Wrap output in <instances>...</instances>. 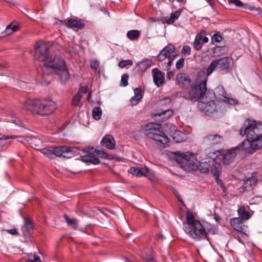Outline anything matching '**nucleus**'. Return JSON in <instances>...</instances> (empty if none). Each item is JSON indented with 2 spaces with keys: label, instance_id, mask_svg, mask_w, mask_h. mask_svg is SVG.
Returning <instances> with one entry per match:
<instances>
[{
  "label": "nucleus",
  "instance_id": "18",
  "mask_svg": "<svg viewBox=\"0 0 262 262\" xmlns=\"http://www.w3.org/2000/svg\"><path fill=\"white\" fill-rule=\"evenodd\" d=\"M243 220L240 217L232 218L230 221V225L232 228L238 232L243 231Z\"/></svg>",
  "mask_w": 262,
  "mask_h": 262
},
{
  "label": "nucleus",
  "instance_id": "15",
  "mask_svg": "<svg viewBox=\"0 0 262 262\" xmlns=\"http://www.w3.org/2000/svg\"><path fill=\"white\" fill-rule=\"evenodd\" d=\"M236 148H232L223 155L222 160L224 164L229 165L233 162L236 155Z\"/></svg>",
  "mask_w": 262,
  "mask_h": 262
},
{
  "label": "nucleus",
  "instance_id": "58",
  "mask_svg": "<svg viewBox=\"0 0 262 262\" xmlns=\"http://www.w3.org/2000/svg\"><path fill=\"white\" fill-rule=\"evenodd\" d=\"M206 1L208 3V4L210 5V6H211L212 7H213V6L215 4L214 0H206Z\"/></svg>",
  "mask_w": 262,
  "mask_h": 262
},
{
  "label": "nucleus",
  "instance_id": "9",
  "mask_svg": "<svg viewBox=\"0 0 262 262\" xmlns=\"http://www.w3.org/2000/svg\"><path fill=\"white\" fill-rule=\"evenodd\" d=\"M176 56L175 47L171 44H168L160 52L158 58L160 61H163L166 58H168V62L166 66V70L168 71Z\"/></svg>",
  "mask_w": 262,
  "mask_h": 262
},
{
  "label": "nucleus",
  "instance_id": "60",
  "mask_svg": "<svg viewBox=\"0 0 262 262\" xmlns=\"http://www.w3.org/2000/svg\"><path fill=\"white\" fill-rule=\"evenodd\" d=\"M27 262H35L34 260V259H28Z\"/></svg>",
  "mask_w": 262,
  "mask_h": 262
},
{
  "label": "nucleus",
  "instance_id": "20",
  "mask_svg": "<svg viewBox=\"0 0 262 262\" xmlns=\"http://www.w3.org/2000/svg\"><path fill=\"white\" fill-rule=\"evenodd\" d=\"M204 140L209 144H216L222 143L223 138L221 136L217 134L209 135L205 137Z\"/></svg>",
  "mask_w": 262,
  "mask_h": 262
},
{
  "label": "nucleus",
  "instance_id": "59",
  "mask_svg": "<svg viewBox=\"0 0 262 262\" xmlns=\"http://www.w3.org/2000/svg\"><path fill=\"white\" fill-rule=\"evenodd\" d=\"M214 219L216 221H218L220 220H221V218L220 217V216L219 215H216V214H214Z\"/></svg>",
  "mask_w": 262,
  "mask_h": 262
},
{
  "label": "nucleus",
  "instance_id": "22",
  "mask_svg": "<svg viewBox=\"0 0 262 262\" xmlns=\"http://www.w3.org/2000/svg\"><path fill=\"white\" fill-rule=\"evenodd\" d=\"M173 114V112L171 110L166 109L165 110H163L161 112L156 113L154 114V117L155 120H159L158 117H161V121H163L164 120L168 119L170 117H171Z\"/></svg>",
  "mask_w": 262,
  "mask_h": 262
},
{
  "label": "nucleus",
  "instance_id": "6",
  "mask_svg": "<svg viewBox=\"0 0 262 262\" xmlns=\"http://www.w3.org/2000/svg\"><path fill=\"white\" fill-rule=\"evenodd\" d=\"M144 130L147 136L160 143L166 145L169 142V139L165 134L161 130V124L159 123H150L146 124Z\"/></svg>",
  "mask_w": 262,
  "mask_h": 262
},
{
  "label": "nucleus",
  "instance_id": "57",
  "mask_svg": "<svg viewBox=\"0 0 262 262\" xmlns=\"http://www.w3.org/2000/svg\"><path fill=\"white\" fill-rule=\"evenodd\" d=\"M88 88L87 86H83V87H81L79 91L84 93H86L88 92Z\"/></svg>",
  "mask_w": 262,
  "mask_h": 262
},
{
  "label": "nucleus",
  "instance_id": "31",
  "mask_svg": "<svg viewBox=\"0 0 262 262\" xmlns=\"http://www.w3.org/2000/svg\"><path fill=\"white\" fill-rule=\"evenodd\" d=\"M140 36V31L137 30L128 31L126 34L127 37L131 40H137Z\"/></svg>",
  "mask_w": 262,
  "mask_h": 262
},
{
  "label": "nucleus",
  "instance_id": "54",
  "mask_svg": "<svg viewBox=\"0 0 262 262\" xmlns=\"http://www.w3.org/2000/svg\"><path fill=\"white\" fill-rule=\"evenodd\" d=\"M7 232L12 235H18V232L16 229H11L7 230Z\"/></svg>",
  "mask_w": 262,
  "mask_h": 262
},
{
  "label": "nucleus",
  "instance_id": "5",
  "mask_svg": "<svg viewBox=\"0 0 262 262\" xmlns=\"http://www.w3.org/2000/svg\"><path fill=\"white\" fill-rule=\"evenodd\" d=\"M211 229V225L207 222L200 221L186 227H183L184 231L196 241L207 238Z\"/></svg>",
  "mask_w": 262,
  "mask_h": 262
},
{
  "label": "nucleus",
  "instance_id": "10",
  "mask_svg": "<svg viewBox=\"0 0 262 262\" xmlns=\"http://www.w3.org/2000/svg\"><path fill=\"white\" fill-rule=\"evenodd\" d=\"M213 99L205 98L198 104L200 110L205 114L210 115L216 110V104Z\"/></svg>",
  "mask_w": 262,
  "mask_h": 262
},
{
  "label": "nucleus",
  "instance_id": "11",
  "mask_svg": "<svg viewBox=\"0 0 262 262\" xmlns=\"http://www.w3.org/2000/svg\"><path fill=\"white\" fill-rule=\"evenodd\" d=\"M242 147L246 152L253 154L256 150L261 148L262 147V145L257 142L255 140H250L248 139L245 140L242 142Z\"/></svg>",
  "mask_w": 262,
  "mask_h": 262
},
{
  "label": "nucleus",
  "instance_id": "24",
  "mask_svg": "<svg viewBox=\"0 0 262 262\" xmlns=\"http://www.w3.org/2000/svg\"><path fill=\"white\" fill-rule=\"evenodd\" d=\"M217 91H218V92L220 93V94L221 95L223 96V101L231 105H235L238 103V101L237 100L232 98H230L224 96V95L226 94V92L225 91L224 89L222 86L217 87Z\"/></svg>",
  "mask_w": 262,
  "mask_h": 262
},
{
  "label": "nucleus",
  "instance_id": "33",
  "mask_svg": "<svg viewBox=\"0 0 262 262\" xmlns=\"http://www.w3.org/2000/svg\"><path fill=\"white\" fill-rule=\"evenodd\" d=\"M181 14V11L177 10L174 12H172L170 14V18L167 19L165 21L166 23L167 24H173L180 16Z\"/></svg>",
  "mask_w": 262,
  "mask_h": 262
},
{
  "label": "nucleus",
  "instance_id": "44",
  "mask_svg": "<svg viewBox=\"0 0 262 262\" xmlns=\"http://www.w3.org/2000/svg\"><path fill=\"white\" fill-rule=\"evenodd\" d=\"M8 122H11L17 124L18 122V119L16 118L15 114L13 113H11L10 116L7 117L6 119Z\"/></svg>",
  "mask_w": 262,
  "mask_h": 262
},
{
  "label": "nucleus",
  "instance_id": "40",
  "mask_svg": "<svg viewBox=\"0 0 262 262\" xmlns=\"http://www.w3.org/2000/svg\"><path fill=\"white\" fill-rule=\"evenodd\" d=\"M33 229V225L32 223L28 219H26L25 224L22 227V230L24 232L28 233Z\"/></svg>",
  "mask_w": 262,
  "mask_h": 262
},
{
  "label": "nucleus",
  "instance_id": "56",
  "mask_svg": "<svg viewBox=\"0 0 262 262\" xmlns=\"http://www.w3.org/2000/svg\"><path fill=\"white\" fill-rule=\"evenodd\" d=\"M173 76H174V74H173V72L169 71V72H168L167 74V78L170 80L171 78H172L173 77Z\"/></svg>",
  "mask_w": 262,
  "mask_h": 262
},
{
  "label": "nucleus",
  "instance_id": "7",
  "mask_svg": "<svg viewBox=\"0 0 262 262\" xmlns=\"http://www.w3.org/2000/svg\"><path fill=\"white\" fill-rule=\"evenodd\" d=\"M176 155L178 156L177 161L183 169L188 171L196 170L197 164H199L196 155L189 152L182 153L179 151L176 152Z\"/></svg>",
  "mask_w": 262,
  "mask_h": 262
},
{
  "label": "nucleus",
  "instance_id": "25",
  "mask_svg": "<svg viewBox=\"0 0 262 262\" xmlns=\"http://www.w3.org/2000/svg\"><path fill=\"white\" fill-rule=\"evenodd\" d=\"M134 93V96L130 99V102L132 105H137L142 99V92L140 88L135 89Z\"/></svg>",
  "mask_w": 262,
  "mask_h": 262
},
{
  "label": "nucleus",
  "instance_id": "36",
  "mask_svg": "<svg viewBox=\"0 0 262 262\" xmlns=\"http://www.w3.org/2000/svg\"><path fill=\"white\" fill-rule=\"evenodd\" d=\"M18 30V27L17 25L11 23L6 28L5 33L7 35H10L13 32H16Z\"/></svg>",
  "mask_w": 262,
  "mask_h": 262
},
{
  "label": "nucleus",
  "instance_id": "42",
  "mask_svg": "<svg viewBox=\"0 0 262 262\" xmlns=\"http://www.w3.org/2000/svg\"><path fill=\"white\" fill-rule=\"evenodd\" d=\"M81 95L79 92L75 95L72 100V104L73 106H77L79 105Z\"/></svg>",
  "mask_w": 262,
  "mask_h": 262
},
{
  "label": "nucleus",
  "instance_id": "49",
  "mask_svg": "<svg viewBox=\"0 0 262 262\" xmlns=\"http://www.w3.org/2000/svg\"><path fill=\"white\" fill-rule=\"evenodd\" d=\"M229 5L234 4L236 7H240L243 5V3L239 0H228Z\"/></svg>",
  "mask_w": 262,
  "mask_h": 262
},
{
  "label": "nucleus",
  "instance_id": "14",
  "mask_svg": "<svg viewBox=\"0 0 262 262\" xmlns=\"http://www.w3.org/2000/svg\"><path fill=\"white\" fill-rule=\"evenodd\" d=\"M152 72L155 84L158 87L161 86L164 82V74L157 68L153 69Z\"/></svg>",
  "mask_w": 262,
  "mask_h": 262
},
{
  "label": "nucleus",
  "instance_id": "34",
  "mask_svg": "<svg viewBox=\"0 0 262 262\" xmlns=\"http://www.w3.org/2000/svg\"><path fill=\"white\" fill-rule=\"evenodd\" d=\"M211 172L215 178H218L221 172V164L217 162H215L212 167Z\"/></svg>",
  "mask_w": 262,
  "mask_h": 262
},
{
  "label": "nucleus",
  "instance_id": "48",
  "mask_svg": "<svg viewBox=\"0 0 262 262\" xmlns=\"http://www.w3.org/2000/svg\"><path fill=\"white\" fill-rule=\"evenodd\" d=\"M171 102V99L169 97L164 98L161 99L159 101V104L160 105H164L167 104H169Z\"/></svg>",
  "mask_w": 262,
  "mask_h": 262
},
{
  "label": "nucleus",
  "instance_id": "23",
  "mask_svg": "<svg viewBox=\"0 0 262 262\" xmlns=\"http://www.w3.org/2000/svg\"><path fill=\"white\" fill-rule=\"evenodd\" d=\"M64 22L65 25L69 28L81 29L84 26V24L81 21L74 19L64 20Z\"/></svg>",
  "mask_w": 262,
  "mask_h": 262
},
{
  "label": "nucleus",
  "instance_id": "45",
  "mask_svg": "<svg viewBox=\"0 0 262 262\" xmlns=\"http://www.w3.org/2000/svg\"><path fill=\"white\" fill-rule=\"evenodd\" d=\"M191 52V48L187 45L183 47L181 51V53L184 55H189Z\"/></svg>",
  "mask_w": 262,
  "mask_h": 262
},
{
  "label": "nucleus",
  "instance_id": "2",
  "mask_svg": "<svg viewBox=\"0 0 262 262\" xmlns=\"http://www.w3.org/2000/svg\"><path fill=\"white\" fill-rule=\"evenodd\" d=\"M24 107L32 113L43 116L53 113L56 105L54 102L47 99H28L24 102Z\"/></svg>",
  "mask_w": 262,
  "mask_h": 262
},
{
  "label": "nucleus",
  "instance_id": "4",
  "mask_svg": "<svg viewBox=\"0 0 262 262\" xmlns=\"http://www.w3.org/2000/svg\"><path fill=\"white\" fill-rule=\"evenodd\" d=\"M239 135H247L248 139L255 140L262 145V123H256L255 120L246 119L239 130Z\"/></svg>",
  "mask_w": 262,
  "mask_h": 262
},
{
  "label": "nucleus",
  "instance_id": "32",
  "mask_svg": "<svg viewBox=\"0 0 262 262\" xmlns=\"http://www.w3.org/2000/svg\"><path fill=\"white\" fill-rule=\"evenodd\" d=\"M40 152L46 157L49 159L54 158L53 146L43 148L40 149Z\"/></svg>",
  "mask_w": 262,
  "mask_h": 262
},
{
  "label": "nucleus",
  "instance_id": "35",
  "mask_svg": "<svg viewBox=\"0 0 262 262\" xmlns=\"http://www.w3.org/2000/svg\"><path fill=\"white\" fill-rule=\"evenodd\" d=\"M198 168L196 170H199L201 173H206L209 172V165L206 162H200L197 164Z\"/></svg>",
  "mask_w": 262,
  "mask_h": 262
},
{
  "label": "nucleus",
  "instance_id": "52",
  "mask_svg": "<svg viewBox=\"0 0 262 262\" xmlns=\"http://www.w3.org/2000/svg\"><path fill=\"white\" fill-rule=\"evenodd\" d=\"M94 152L96 153L97 155L101 158H106L107 156V154L105 152L100 150H95Z\"/></svg>",
  "mask_w": 262,
  "mask_h": 262
},
{
  "label": "nucleus",
  "instance_id": "46",
  "mask_svg": "<svg viewBox=\"0 0 262 262\" xmlns=\"http://www.w3.org/2000/svg\"><path fill=\"white\" fill-rule=\"evenodd\" d=\"M128 75L127 74H123L121 77V85L125 86L128 84Z\"/></svg>",
  "mask_w": 262,
  "mask_h": 262
},
{
  "label": "nucleus",
  "instance_id": "29",
  "mask_svg": "<svg viewBox=\"0 0 262 262\" xmlns=\"http://www.w3.org/2000/svg\"><path fill=\"white\" fill-rule=\"evenodd\" d=\"M257 182V179L255 177L252 176L247 179L244 183V187L246 190H250L255 186Z\"/></svg>",
  "mask_w": 262,
  "mask_h": 262
},
{
  "label": "nucleus",
  "instance_id": "16",
  "mask_svg": "<svg viewBox=\"0 0 262 262\" xmlns=\"http://www.w3.org/2000/svg\"><path fill=\"white\" fill-rule=\"evenodd\" d=\"M177 82L182 88H187L190 84V80L184 74L180 73L177 76Z\"/></svg>",
  "mask_w": 262,
  "mask_h": 262
},
{
  "label": "nucleus",
  "instance_id": "50",
  "mask_svg": "<svg viewBox=\"0 0 262 262\" xmlns=\"http://www.w3.org/2000/svg\"><path fill=\"white\" fill-rule=\"evenodd\" d=\"M184 60L183 58H180L178 60L176 64V67L178 69H180L184 67Z\"/></svg>",
  "mask_w": 262,
  "mask_h": 262
},
{
  "label": "nucleus",
  "instance_id": "3",
  "mask_svg": "<svg viewBox=\"0 0 262 262\" xmlns=\"http://www.w3.org/2000/svg\"><path fill=\"white\" fill-rule=\"evenodd\" d=\"M206 79L198 80L191 85L190 90L188 94L187 99L193 102L198 101L199 103L205 98L214 99V92H207Z\"/></svg>",
  "mask_w": 262,
  "mask_h": 262
},
{
  "label": "nucleus",
  "instance_id": "28",
  "mask_svg": "<svg viewBox=\"0 0 262 262\" xmlns=\"http://www.w3.org/2000/svg\"><path fill=\"white\" fill-rule=\"evenodd\" d=\"M237 212L242 220H247L251 216L250 213L246 210V208L244 206L239 207Z\"/></svg>",
  "mask_w": 262,
  "mask_h": 262
},
{
  "label": "nucleus",
  "instance_id": "13",
  "mask_svg": "<svg viewBox=\"0 0 262 262\" xmlns=\"http://www.w3.org/2000/svg\"><path fill=\"white\" fill-rule=\"evenodd\" d=\"M205 31H202L196 35L193 43V48L196 50H200L203 43L208 42L209 39L208 37L205 36Z\"/></svg>",
  "mask_w": 262,
  "mask_h": 262
},
{
  "label": "nucleus",
  "instance_id": "1",
  "mask_svg": "<svg viewBox=\"0 0 262 262\" xmlns=\"http://www.w3.org/2000/svg\"><path fill=\"white\" fill-rule=\"evenodd\" d=\"M50 44L43 41L37 42L35 47V59L43 62L41 84H49L51 74H57L62 81H66L70 77L65 61L56 55L50 54Z\"/></svg>",
  "mask_w": 262,
  "mask_h": 262
},
{
  "label": "nucleus",
  "instance_id": "51",
  "mask_svg": "<svg viewBox=\"0 0 262 262\" xmlns=\"http://www.w3.org/2000/svg\"><path fill=\"white\" fill-rule=\"evenodd\" d=\"M99 63L97 60H94L91 62V67L92 69L97 70L99 67Z\"/></svg>",
  "mask_w": 262,
  "mask_h": 262
},
{
  "label": "nucleus",
  "instance_id": "38",
  "mask_svg": "<svg viewBox=\"0 0 262 262\" xmlns=\"http://www.w3.org/2000/svg\"><path fill=\"white\" fill-rule=\"evenodd\" d=\"M151 60L150 59H145L139 63V68L142 71H145L149 68L151 65Z\"/></svg>",
  "mask_w": 262,
  "mask_h": 262
},
{
  "label": "nucleus",
  "instance_id": "55",
  "mask_svg": "<svg viewBox=\"0 0 262 262\" xmlns=\"http://www.w3.org/2000/svg\"><path fill=\"white\" fill-rule=\"evenodd\" d=\"M33 259L34 260L35 262H41L40 257L36 254H34L33 255Z\"/></svg>",
  "mask_w": 262,
  "mask_h": 262
},
{
  "label": "nucleus",
  "instance_id": "39",
  "mask_svg": "<svg viewBox=\"0 0 262 262\" xmlns=\"http://www.w3.org/2000/svg\"><path fill=\"white\" fill-rule=\"evenodd\" d=\"M92 115L94 119L98 120L101 118L102 111L100 107H95L92 111Z\"/></svg>",
  "mask_w": 262,
  "mask_h": 262
},
{
  "label": "nucleus",
  "instance_id": "43",
  "mask_svg": "<svg viewBox=\"0 0 262 262\" xmlns=\"http://www.w3.org/2000/svg\"><path fill=\"white\" fill-rule=\"evenodd\" d=\"M133 64L132 60L130 59L123 60L120 61L118 63V66L120 68H123L126 67L127 66H132Z\"/></svg>",
  "mask_w": 262,
  "mask_h": 262
},
{
  "label": "nucleus",
  "instance_id": "27",
  "mask_svg": "<svg viewBox=\"0 0 262 262\" xmlns=\"http://www.w3.org/2000/svg\"><path fill=\"white\" fill-rule=\"evenodd\" d=\"M80 159L81 161L86 163L90 162L94 164H97L100 163L99 159L91 154L82 156L80 157Z\"/></svg>",
  "mask_w": 262,
  "mask_h": 262
},
{
  "label": "nucleus",
  "instance_id": "26",
  "mask_svg": "<svg viewBox=\"0 0 262 262\" xmlns=\"http://www.w3.org/2000/svg\"><path fill=\"white\" fill-rule=\"evenodd\" d=\"M23 136H4L3 137L0 138V146L1 147L2 150L3 149V147L7 145V144H10L7 140L9 139H17V141H20V139L23 138Z\"/></svg>",
  "mask_w": 262,
  "mask_h": 262
},
{
  "label": "nucleus",
  "instance_id": "8",
  "mask_svg": "<svg viewBox=\"0 0 262 262\" xmlns=\"http://www.w3.org/2000/svg\"><path fill=\"white\" fill-rule=\"evenodd\" d=\"M232 59L230 57L220 58L213 60L208 67L204 69L205 74L207 77L210 75L215 69L224 70L229 69L232 64Z\"/></svg>",
  "mask_w": 262,
  "mask_h": 262
},
{
  "label": "nucleus",
  "instance_id": "17",
  "mask_svg": "<svg viewBox=\"0 0 262 262\" xmlns=\"http://www.w3.org/2000/svg\"><path fill=\"white\" fill-rule=\"evenodd\" d=\"M149 168L146 167L142 168L132 167L129 170V173L137 177L146 176V175L149 173Z\"/></svg>",
  "mask_w": 262,
  "mask_h": 262
},
{
  "label": "nucleus",
  "instance_id": "41",
  "mask_svg": "<svg viewBox=\"0 0 262 262\" xmlns=\"http://www.w3.org/2000/svg\"><path fill=\"white\" fill-rule=\"evenodd\" d=\"M241 7H242L246 10L256 11L257 13L260 14V9L259 8H256L254 6L243 3V5L241 6Z\"/></svg>",
  "mask_w": 262,
  "mask_h": 262
},
{
  "label": "nucleus",
  "instance_id": "30",
  "mask_svg": "<svg viewBox=\"0 0 262 262\" xmlns=\"http://www.w3.org/2000/svg\"><path fill=\"white\" fill-rule=\"evenodd\" d=\"M196 222H199V221L195 220L193 214L188 211L186 213V223L183 224V227H186L187 226H189Z\"/></svg>",
  "mask_w": 262,
  "mask_h": 262
},
{
  "label": "nucleus",
  "instance_id": "53",
  "mask_svg": "<svg viewBox=\"0 0 262 262\" xmlns=\"http://www.w3.org/2000/svg\"><path fill=\"white\" fill-rule=\"evenodd\" d=\"M217 184L220 185V186L222 188L223 191L225 192L226 190V188L225 186L224 185L222 181L219 180V178H216Z\"/></svg>",
  "mask_w": 262,
  "mask_h": 262
},
{
  "label": "nucleus",
  "instance_id": "37",
  "mask_svg": "<svg viewBox=\"0 0 262 262\" xmlns=\"http://www.w3.org/2000/svg\"><path fill=\"white\" fill-rule=\"evenodd\" d=\"M64 218L68 225L73 229L77 228L78 226V221L75 219H70L67 215H64Z\"/></svg>",
  "mask_w": 262,
  "mask_h": 262
},
{
  "label": "nucleus",
  "instance_id": "19",
  "mask_svg": "<svg viewBox=\"0 0 262 262\" xmlns=\"http://www.w3.org/2000/svg\"><path fill=\"white\" fill-rule=\"evenodd\" d=\"M102 146L105 147L109 149H112L115 147V140L112 136L107 135H105L101 141Z\"/></svg>",
  "mask_w": 262,
  "mask_h": 262
},
{
  "label": "nucleus",
  "instance_id": "21",
  "mask_svg": "<svg viewBox=\"0 0 262 262\" xmlns=\"http://www.w3.org/2000/svg\"><path fill=\"white\" fill-rule=\"evenodd\" d=\"M170 128L174 132L169 134L172 138L173 140L176 142H181L184 140L185 135L181 131L176 129V127L173 125H170Z\"/></svg>",
  "mask_w": 262,
  "mask_h": 262
},
{
  "label": "nucleus",
  "instance_id": "47",
  "mask_svg": "<svg viewBox=\"0 0 262 262\" xmlns=\"http://www.w3.org/2000/svg\"><path fill=\"white\" fill-rule=\"evenodd\" d=\"M222 36L218 33L214 34L212 37V41L213 43L220 42L222 40Z\"/></svg>",
  "mask_w": 262,
  "mask_h": 262
},
{
  "label": "nucleus",
  "instance_id": "12",
  "mask_svg": "<svg viewBox=\"0 0 262 262\" xmlns=\"http://www.w3.org/2000/svg\"><path fill=\"white\" fill-rule=\"evenodd\" d=\"M54 157L69 158L73 156L72 148L67 146H53Z\"/></svg>",
  "mask_w": 262,
  "mask_h": 262
}]
</instances>
